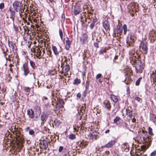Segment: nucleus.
<instances>
[{"label":"nucleus","instance_id":"obj_1","mask_svg":"<svg viewBox=\"0 0 156 156\" xmlns=\"http://www.w3.org/2000/svg\"><path fill=\"white\" fill-rule=\"evenodd\" d=\"M143 142L146 145L148 146L147 148L150 146L152 142V139L151 137L148 136L147 132L144 131H143Z\"/></svg>","mask_w":156,"mask_h":156},{"label":"nucleus","instance_id":"obj_2","mask_svg":"<svg viewBox=\"0 0 156 156\" xmlns=\"http://www.w3.org/2000/svg\"><path fill=\"white\" fill-rule=\"evenodd\" d=\"M135 66L136 73H141L142 72L144 68L143 64L140 61H136Z\"/></svg>","mask_w":156,"mask_h":156},{"label":"nucleus","instance_id":"obj_3","mask_svg":"<svg viewBox=\"0 0 156 156\" xmlns=\"http://www.w3.org/2000/svg\"><path fill=\"white\" fill-rule=\"evenodd\" d=\"M22 3L18 1H14L13 4L12 6L16 12H20L21 10Z\"/></svg>","mask_w":156,"mask_h":156},{"label":"nucleus","instance_id":"obj_4","mask_svg":"<svg viewBox=\"0 0 156 156\" xmlns=\"http://www.w3.org/2000/svg\"><path fill=\"white\" fill-rule=\"evenodd\" d=\"M61 67L62 68V71L61 72V74L67 72L70 69V66L67 63L64 65V64H63V63H62Z\"/></svg>","mask_w":156,"mask_h":156},{"label":"nucleus","instance_id":"obj_5","mask_svg":"<svg viewBox=\"0 0 156 156\" xmlns=\"http://www.w3.org/2000/svg\"><path fill=\"white\" fill-rule=\"evenodd\" d=\"M52 48L54 54L56 55H58L59 53L62 51V49L61 46L56 47L55 46H52Z\"/></svg>","mask_w":156,"mask_h":156},{"label":"nucleus","instance_id":"obj_6","mask_svg":"<svg viewBox=\"0 0 156 156\" xmlns=\"http://www.w3.org/2000/svg\"><path fill=\"white\" fill-rule=\"evenodd\" d=\"M129 41L127 42V44L128 46H131L130 43L132 44L134 42L135 36L134 34L133 33L131 32L129 34Z\"/></svg>","mask_w":156,"mask_h":156},{"label":"nucleus","instance_id":"obj_7","mask_svg":"<svg viewBox=\"0 0 156 156\" xmlns=\"http://www.w3.org/2000/svg\"><path fill=\"white\" fill-rule=\"evenodd\" d=\"M9 11L10 14V18L11 19H12V20L11 22H8L7 23L8 24H10L11 23V22L13 23V22H14L15 15V12L14 11L12 10L10 8H9Z\"/></svg>","mask_w":156,"mask_h":156},{"label":"nucleus","instance_id":"obj_8","mask_svg":"<svg viewBox=\"0 0 156 156\" xmlns=\"http://www.w3.org/2000/svg\"><path fill=\"white\" fill-rule=\"evenodd\" d=\"M64 104V101L62 100H58L56 104L55 107L57 110H58L62 107H63Z\"/></svg>","mask_w":156,"mask_h":156},{"label":"nucleus","instance_id":"obj_9","mask_svg":"<svg viewBox=\"0 0 156 156\" xmlns=\"http://www.w3.org/2000/svg\"><path fill=\"white\" fill-rule=\"evenodd\" d=\"M41 50L40 48H37L34 50V52L36 54V57L39 59H40L42 56H41Z\"/></svg>","mask_w":156,"mask_h":156},{"label":"nucleus","instance_id":"obj_10","mask_svg":"<svg viewBox=\"0 0 156 156\" xmlns=\"http://www.w3.org/2000/svg\"><path fill=\"white\" fill-rule=\"evenodd\" d=\"M52 101V105L54 106L55 104H56L57 101H58L59 99L58 98L55 96V94H52V96L51 98Z\"/></svg>","mask_w":156,"mask_h":156},{"label":"nucleus","instance_id":"obj_11","mask_svg":"<svg viewBox=\"0 0 156 156\" xmlns=\"http://www.w3.org/2000/svg\"><path fill=\"white\" fill-rule=\"evenodd\" d=\"M22 69L24 72V74L27 76L29 72V69L28 67V65L27 63H24L23 65Z\"/></svg>","mask_w":156,"mask_h":156},{"label":"nucleus","instance_id":"obj_12","mask_svg":"<svg viewBox=\"0 0 156 156\" xmlns=\"http://www.w3.org/2000/svg\"><path fill=\"white\" fill-rule=\"evenodd\" d=\"M27 114L30 118L31 119L34 118V112L32 109L27 110Z\"/></svg>","mask_w":156,"mask_h":156},{"label":"nucleus","instance_id":"obj_13","mask_svg":"<svg viewBox=\"0 0 156 156\" xmlns=\"http://www.w3.org/2000/svg\"><path fill=\"white\" fill-rule=\"evenodd\" d=\"M136 7L137 6L134 3H131L128 5L129 9H130V10H132L133 12L136 11Z\"/></svg>","mask_w":156,"mask_h":156},{"label":"nucleus","instance_id":"obj_14","mask_svg":"<svg viewBox=\"0 0 156 156\" xmlns=\"http://www.w3.org/2000/svg\"><path fill=\"white\" fill-rule=\"evenodd\" d=\"M47 117L46 114H41V120L42 121L41 124H43L44 122L47 120Z\"/></svg>","mask_w":156,"mask_h":156},{"label":"nucleus","instance_id":"obj_15","mask_svg":"<svg viewBox=\"0 0 156 156\" xmlns=\"http://www.w3.org/2000/svg\"><path fill=\"white\" fill-rule=\"evenodd\" d=\"M116 141L115 140H111L105 144L106 148H109L112 147L115 143Z\"/></svg>","mask_w":156,"mask_h":156},{"label":"nucleus","instance_id":"obj_16","mask_svg":"<svg viewBox=\"0 0 156 156\" xmlns=\"http://www.w3.org/2000/svg\"><path fill=\"white\" fill-rule=\"evenodd\" d=\"M103 26L104 27L105 29L107 30L109 29V24L107 20H105L103 23Z\"/></svg>","mask_w":156,"mask_h":156},{"label":"nucleus","instance_id":"obj_17","mask_svg":"<svg viewBox=\"0 0 156 156\" xmlns=\"http://www.w3.org/2000/svg\"><path fill=\"white\" fill-rule=\"evenodd\" d=\"M71 43L69 41V38H67V39L66 41V45L65 48L67 50H69L70 47Z\"/></svg>","mask_w":156,"mask_h":156},{"label":"nucleus","instance_id":"obj_18","mask_svg":"<svg viewBox=\"0 0 156 156\" xmlns=\"http://www.w3.org/2000/svg\"><path fill=\"white\" fill-rule=\"evenodd\" d=\"M140 48L144 51L146 53L147 50V48L146 46V44L143 42H141L140 46Z\"/></svg>","mask_w":156,"mask_h":156},{"label":"nucleus","instance_id":"obj_19","mask_svg":"<svg viewBox=\"0 0 156 156\" xmlns=\"http://www.w3.org/2000/svg\"><path fill=\"white\" fill-rule=\"evenodd\" d=\"M35 112L36 115H40L41 113V108L39 106H36L35 107Z\"/></svg>","mask_w":156,"mask_h":156},{"label":"nucleus","instance_id":"obj_20","mask_svg":"<svg viewBox=\"0 0 156 156\" xmlns=\"http://www.w3.org/2000/svg\"><path fill=\"white\" fill-rule=\"evenodd\" d=\"M117 33L121 34L122 31V27L120 26H118L116 27Z\"/></svg>","mask_w":156,"mask_h":156},{"label":"nucleus","instance_id":"obj_21","mask_svg":"<svg viewBox=\"0 0 156 156\" xmlns=\"http://www.w3.org/2000/svg\"><path fill=\"white\" fill-rule=\"evenodd\" d=\"M110 97L113 102H116L118 101V99L116 96L114 95H111Z\"/></svg>","mask_w":156,"mask_h":156},{"label":"nucleus","instance_id":"obj_22","mask_svg":"<svg viewBox=\"0 0 156 156\" xmlns=\"http://www.w3.org/2000/svg\"><path fill=\"white\" fill-rule=\"evenodd\" d=\"M81 12L80 9L79 8H77V7H76L74 10V13L75 15L78 14Z\"/></svg>","mask_w":156,"mask_h":156},{"label":"nucleus","instance_id":"obj_23","mask_svg":"<svg viewBox=\"0 0 156 156\" xmlns=\"http://www.w3.org/2000/svg\"><path fill=\"white\" fill-rule=\"evenodd\" d=\"M126 112L127 115L129 117L132 118V111L126 109Z\"/></svg>","mask_w":156,"mask_h":156},{"label":"nucleus","instance_id":"obj_24","mask_svg":"<svg viewBox=\"0 0 156 156\" xmlns=\"http://www.w3.org/2000/svg\"><path fill=\"white\" fill-rule=\"evenodd\" d=\"M87 37L85 35V36H83L81 37L80 38V41L81 43L83 44L85 43V42L87 40Z\"/></svg>","mask_w":156,"mask_h":156},{"label":"nucleus","instance_id":"obj_25","mask_svg":"<svg viewBox=\"0 0 156 156\" xmlns=\"http://www.w3.org/2000/svg\"><path fill=\"white\" fill-rule=\"evenodd\" d=\"M104 104L106 108L108 109H110L111 107L110 103L108 101H105L104 102Z\"/></svg>","mask_w":156,"mask_h":156},{"label":"nucleus","instance_id":"obj_26","mask_svg":"<svg viewBox=\"0 0 156 156\" xmlns=\"http://www.w3.org/2000/svg\"><path fill=\"white\" fill-rule=\"evenodd\" d=\"M43 145L44 149H46L48 146V142L47 141L44 140L43 141Z\"/></svg>","mask_w":156,"mask_h":156},{"label":"nucleus","instance_id":"obj_27","mask_svg":"<svg viewBox=\"0 0 156 156\" xmlns=\"http://www.w3.org/2000/svg\"><path fill=\"white\" fill-rule=\"evenodd\" d=\"M81 82V80L80 79H78V78H76L74 80V82L73 83L74 84H79Z\"/></svg>","mask_w":156,"mask_h":156},{"label":"nucleus","instance_id":"obj_28","mask_svg":"<svg viewBox=\"0 0 156 156\" xmlns=\"http://www.w3.org/2000/svg\"><path fill=\"white\" fill-rule=\"evenodd\" d=\"M148 132L149 134L151 136H153L154 133H153L152 129L150 127H149L148 128Z\"/></svg>","mask_w":156,"mask_h":156},{"label":"nucleus","instance_id":"obj_29","mask_svg":"<svg viewBox=\"0 0 156 156\" xmlns=\"http://www.w3.org/2000/svg\"><path fill=\"white\" fill-rule=\"evenodd\" d=\"M127 27L126 24H124L122 27V30H123V33L126 34V33Z\"/></svg>","mask_w":156,"mask_h":156},{"label":"nucleus","instance_id":"obj_30","mask_svg":"<svg viewBox=\"0 0 156 156\" xmlns=\"http://www.w3.org/2000/svg\"><path fill=\"white\" fill-rule=\"evenodd\" d=\"M59 34L60 36V38L62 40H63V33L62 31V30L60 29H59Z\"/></svg>","mask_w":156,"mask_h":156},{"label":"nucleus","instance_id":"obj_31","mask_svg":"<svg viewBox=\"0 0 156 156\" xmlns=\"http://www.w3.org/2000/svg\"><path fill=\"white\" fill-rule=\"evenodd\" d=\"M142 79V77L139 78L136 81L135 84L136 86H138L140 84V82Z\"/></svg>","mask_w":156,"mask_h":156},{"label":"nucleus","instance_id":"obj_32","mask_svg":"<svg viewBox=\"0 0 156 156\" xmlns=\"http://www.w3.org/2000/svg\"><path fill=\"white\" fill-rule=\"evenodd\" d=\"M76 137L74 134H71L69 136V138L71 140H74L76 139Z\"/></svg>","mask_w":156,"mask_h":156},{"label":"nucleus","instance_id":"obj_33","mask_svg":"<svg viewBox=\"0 0 156 156\" xmlns=\"http://www.w3.org/2000/svg\"><path fill=\"white\" fill-rule=\"evenodd\" d=\"M24 90L25 92L29 93L30 90V88L29 87H24Z\"/></svg>","mask_w":156,"mask_h":156},{"label":"nucleus","instance_id":"obj_34","mask_svg":"<svg viewBox=\"0 0 156 156\" xmlns=\"http://www.w3.org/2000/svg\"><path fill=\"white\" fill-rule=\"evenodd\" d=\"M122 147H123L124 149H125V151L127 149L128 151L129 150L128 149L129 147H128L127 143H124L123 144V146Z\"/></svg>","mask_w":156,"mask_h":156},{"label":"nucleus","instance_id":"obj_35","mask_svg":"<svg viewBox=\"0 0 156 156\" xmlns=\"http://www.w3.org/2000/svg\"><path fill=\"white\" fill-rule=\"evenodd\" d=\"M120 119V118L117 116L116 117V118L114 120V123H116L118 122L119 121V120Z\"/></svg>","mask_w":156,"mask_h":156},{"label":"nucleus","instance_id":"obj_36","mask_svg":"<svg viewBox=\"0 0 156 156\" xmlns=\"http://www.w3.org/2000/svg\"><path fill=\"white\" fill-rule=\"evenodd\" d=\"M80 127V126L77 125L76 126L74 127L73 129L75 131L78 132L79 131V129Z\"/></svg>","mask_w":156,"mask_h":156},{"label":"nucleus","instance_id":"obj_37","mask_svg":"<svg viewBox=\"0 0 156 156\" xmlns=\"http://www.w3.org/2000/svg\"><path fill=\"white\" fill-rule=\"evenodd\" d=\"M147 148H148L146 147V145H142L141 147V149H142V151H145Z\"/></svg>","mask_w":156,"mask_h":156},{"label":"nucleus","instance_id":"obj_38","mask_svg":"<svg viewBox=\"0 0 156 156\" xmlns=\"http://www.w3.org/2000/svg\"><path fill=\"white\" fill-rule=\"evenodd\" d=\"M95 22L94 21L92 22V23H91V24H90V29H92L94 26H95Z\"/></svg>","mask_w":156,"mask_h":156},{"label":"nucleus","instance_id":"obj_39","mask_svg":"<svg viewBox=\"0 0 156 156\" xmlns=\"http://www.w3.org/2000/svg\"><path fill=\"white\" fill-rule=\"evenodd\" d=\"M135 99L138 101L139 102H141L142 101V100L140 98H139L138 97H135Z\"/></svg>","mask_w":156,"mask_h":156},{"label":"nucleus","instance_id":"obj_40","mask_svg":"<svg viewBox=\"0 0 156 156\" xmlns=\"http://www.w3.org/2000/svg\"><path fill=\"white\" fill-rule=\"evenodd\" d=\"M30 64L31 66L32 67H34L35 65V64L33 61L31 60H30Z\"/></svg>","mask_w":156,"mask_h":156},{"label":"nucleus","instance_id":"obj_41","mask_svg":"<svg viewBox=\"0 0 156 156\" xmlns=\"http://www.w3.org/2000/svg\"><path fill=\"white\" fill-rule=\"evenodd\" d=\"M35 132L32 129H30L29 131V134L30 135H33L34 134Z\"/></svg>","mask_w":156,"mask_h":156},{"label":"nucleus","instance_id":"obj_42","mask_svg":"<svg viewBox=\"0 0 156 156\" xmlns=\"http://www.w3.org/2000/svg\"><path fill=\"white\" fill-rule=\"evenodd\" d=\"M152 77L153 78V80L155 82H156V75L154 73H152Z\"/></svg>","mask_w":156,"mask_h":156},{"label":"nucleus","instance_id":"obj_43","mask_svg":"<svg viewBox=\"0 0 156 156\" xmlns=\"http://www.w3.org/2000/svg\"><path fill=\"white\" fill-rule=\"evenodd\" d=\"M106 51L105 49H101L99 52V54L100 55L102 54L103 53L105 52Z\"/></svg>","mask_w":156,"mask_h":156},{"label":"nucleus","instance_id":"obj_44","mask_svg":"<svg viewBox=\"0 0 156 156\" xmlns=\"http://www.w3.org/2000/svg\"><path fill=\"white\" fill-rule=\"evenodd\" d=\"M56 73V71L55 70H51L50 71V73L51 75H54Z\"/></svg>","mask_w":156,"mask_h":156},{"label":"nucleus","instance_id":"obj_45","mask_svg":"<svg viewBox=\"0 0 156 156\" xmlns=\"http://www.w3.org/2000/svg\"><path fill=\"white\" fill-rule=\"evenodd\" d=\"M9 67H10L9 70L10 71L12 72V67H14V66L12 65V64H10L9 65Z\"/></svg>","mask_w":156,"mask_h":156},{"label":"nucleus","instance_id":"obj_46","mask_svg":"<svg viewBox=\"0 0 156 156\" xmlns=\"http://www.w3.org/2000/svg\"><path fill=\"white\" fill-rule=\"evenodd\" d=\"M13 26V27H14V29L15 30V31H17L18 30V27H16L14 23V22H13V23H12Z\"/></svg>","mask_w":156,"mask_h":156},{"label":"nucleus","instance_id":"obj_47","mask_svg":"<svg viewBox=\"0 0 156 156\" xmlns=\"http://www.w3.org/2000/svg\"><path fill=\"white\" fill-rule=\"evenodd\" d=\"M4 7V4L3 3H1L0 4V9H3Z\"/></svg>","mask_w":156,"mask_h":156},{"label":"nucleus","instance_id":"obj_48","mask_svg":"<svg viewBox=\"0 0 156 156\" xmlns=\"http://www.w3.org/2000/svg\"><path fill=\"white\" fill-rule=\"evenodd\" d=\"M156 155V151H154L151 154V156H154Z\"/></svg>","mask_w":156,"mask_h":156},{"label":"nucleus","instance_id":"obj_49","mask_svg":"<svg viewBox=\"0 0 156 156\" xmlns=\"http://www.w3.org/2000/svg\"><path fill=\"white\" fill-rule=\"evenodd\" d=\"M101 74L100 73L98 74L96 76V78L97 79H98L101 77Z\"/></svg>","mask_w":156,"mask_h":156},{"label":"nucleus","instance_id":"obj_50","mask_svg":"<svg viewBox=\"0 0 156 156\" xmlns=\"http://www.w3.org/2000/svg\"><path fill=\"white\" fill-rule=\"evenodd\" d=\"M63 149V147L62 146H60L59 148V152H61L62 151Z\"/></svg>","mask_w":156,"mask_h":156},{"label":"nucleus","instance_id":"obj_51","mask_svg":"<svg viewBox=\"0 0 156 156\" xmlns=\"http://www.w3.org/2000/svg\"><path fill=\"white\" fill-rule=\"evenodd\" d=\"M94 46L95 47L97 48L98 47V43H97V42L94 43Z\"/></svg>","mask_w":156,"mask_h":156},{"label":"nucleus","instance_id":"obj_52","mask_svg":"<svg viewBox=\"0 0 156 156\" xmlns=\"http://www.w3.org/2000/svg\"><path fill=\"white\" fill-rule=\"evenodd\" d=\"M39 115H36V116H35V118L36 119H34H34H33V121H36L37 120V118L38 116Z\"/></svg>","mask_w":156,"mask_h":156},{"label":"nucleus","instance_id":"obj_53","mask_svg":"<svg viewBox=\"0 0 156 156\" xmlns=\"http://www.w3.org/2000/svg\"><path fill=\"white\" fill-rule=\"evenodd\" d=\"M9 44L12 46V48H14V45L15 44H14L12 42H11V43H9Z\"/></svg>","mask_w":156,"mask_h":156},{"label":"nucleus","instance_id":"obj_54","mask_svg":"<svg viewBox=\"0 0 156 156\" xmlns=\"http://www.w3.org/2000/svg\"><path fill=\"white\" fill-rule=\"evenodd\" d=\"M81 94L80 93H78L76 95V97H78L79 98H80L81 97Z\"/></svg>","mask_w":156,"mask_h":156},{"label":"nucleus","instance_id":"obj_55","mask_svg":"<svg viewBox=\"0 0 156 156\" xmlns=\"http://www.w3.org/2000/svg\"><path fill=\"white\" fill-rule=\"evenodd\" d=\"M90 84V81L87 80L86 82V85H89Z\"/></svg>","mask_w":156,"mask_h":156},{"label":"nucleus","instance_id":"obj_56","mask_svg":"<svg viewBox=\"0 0 156 156\" xmlns=\"http://www.w3.org/2000/svg\"><path fill=\"white\" fill-rule=\"evenodd\" d=\"M47 52L48 55H50L51 54V51H48ZM49 56H50V55H49Z\"/></svg>","mask_w":156,"mask_h":156},{"label":"nucleus","instance_id":"obj_57","mask_svg":"<svg viewBox=\"0 0 156 156\" xmlns=\"http://www.w3.org/2000/svg\"><path fill=\"white\" fill-rule=\"evenodd\" d=\"M29 129H30V127H27L26 128L25 130L26 131H28L29 130Z\"/></svg>","mask_w":156,"mask_h":156},{"label":"nucleus","instance_id":"obj_58","mask_svg":"<svg viewBox=\"0 0 156 156\" xmlns=\"http://www.w3.org/2000/svg\"><path fill=\"white\" fill-rule=\"evenodd\" d=\"M105 153L106 154H107V155H108L109 154V152L108 151H106L105 152Z\"/></svg>","mask_w":156,"mask_h":156},{"label":"nucleus","instance_id":"obj_59","mask_svg":"<svg viewBox=\"0 0 156 156\" xmlns=\"http://www.w3.org/2000/svg\"><path fill=\"white\" fill-rule=\"evenodd\" d=\"M109 132H110V130L109 129H108L105 131V133H109Z\"/></svg>","mask_w":156,"mask_h":156},{"label":"nucleus","instance_id":"obj_60","mask_svg":"<svg viewBox=\"0 0 156 156\" xmlns=\"http://www.w3.org/2000/svg\"><path fill=\"white\" fill-rule=\"evenodd\" d=\"M136 121V119L135 118H133L132 119V122H135Z\"/></svg>","mask_w":156,"mask_h":156},{"label":"nucleus","instance_id":"obj_61","mask_svg":"<svg viewBox=\"0 0 156 156\" xmlns=\"http://www.w3.org/2000/svg\"><path fill=\"white\" fill-rule=\"evenodd\" d=\"M89 85H86V89H88L89 88Z\"/></svg>","mask_w":156,"mask_h":156},{"label":"nucleus","instance_id":"obj_62","mask_svg":"<svg viewBox=\"0 0 156 156\" xmlns=\"http://www.w3.org/2000/svg\"><path fill=\"white\" fill-rule=\"evenodd\" d=\"M43 98L44 100H47L48 99V98L44 96Z\"/></svg>","mask_w":156,"mask_h":156},{"label":"nucleus","instance_id":"obj_63","mask_svg":"<svg viewBox=\"0 0 156 156\" xmlns=\"http://www.w3.org/2000/svg\"><path fill=\"white\" fill-rule=\"evenodd\" d=\"M118 56H115L114 57V59L116 60L117 59Z\"/></svg>","mask_w":156,"mask_h":156},{"label":"nucleus","instance_id":"obj_64","mask_svg":"<svg viewBox=\"0 0 156 156\" xmlns=\"http://www.w3.org/2000/svg\"><path fill=\"white\" fill-rule=\"evenodd\" d=\"M154 120L156 121V116L154 115Z\"/></svg>","mask_w":156,"mask_h":156}]
</instances>
